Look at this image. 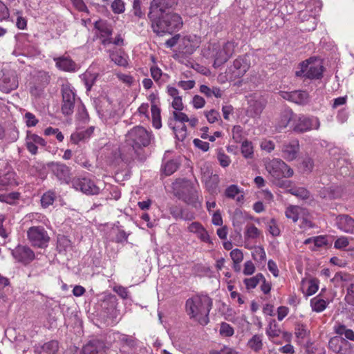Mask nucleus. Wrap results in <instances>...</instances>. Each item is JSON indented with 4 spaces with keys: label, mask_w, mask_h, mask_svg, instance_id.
Wrapping results in <instances>:
<instances>
[{
    "label": "nucleus",
    "mask_w": 354,
    "mask_h": 354,
    "mask_svg": "<svg viewBox=\"0 0 354 354\" xmlns=\"http://www.w3.org/2000/svg\"><path fill=\"white\" fill-rule=\"evenodd\" d=\"M58 349V342L55 340H51L38 348L36 352L38 354H57Z\"/></svg>",
    "instance_id": "c756f323"
},
{
    "label": "nucleus",
    "mask_w": 354,
    "mask_h": 354,
    "mask_svg": "<svg viewBox=\"0 0 354 354\" xmlns=\"http://www.w3.org/2000/svg\"><path fill=\"white\" fill-rule=\"evenodd\" d=\"M212 300L207 295H194L185 302V310L189 318L205 326L209 322Z\"/></svg>",
    "instance_id": "f257e3e1"
},
{
    "label": "nucleus",
    "mask_w": 354,
    "mask_h": 354,
    "mask_svg": "<svg viewBox=\"0 0 354 354\" xmlns=\"http://www.w3.org/2000/svg\"><path fill=\"white\" fill-rule=\"evenodd\" d=\"M217 158L221 166L223 167H228L231 162L230 157L224 153L219 152Z\"/></svg>",
    "instance_id": "e2e57ef3"
},
{
    "label": "nucleus",
    "mask_w": 354,
    "mask_h": 354,
    "mask_svg": "<svg viewBox=\"0 0 354 354\" xmlns=\"http://www.w3.org/2000/svg\"><path fill=\"white\" fill-rule=\"evenodd\" d=\"M46 145V141L41 137L30 131L27 132L26 146L31 154L36 155L37 153L38 145L44 147Z\"/></svg>",
    "instance_id": "6ab92c4d"
},
{
    "label": "nucleus",
    "mask_w": 354,
    "mask_h": 354,
    "mask_svg": "<svg viewBox=\"0 0 354 354\" xmlns=\"http://www.w3.org/2000/svg\"><path fill=\"white\" fill-rule=\"evenodd\" d=\"M25 118L26 119V123L28 127H35L38 122L35 115L30 112H27L25 114Z\"/></svg>",
    "instance_id": "774afa93"
},
{
    "label": "nucleus",
    "mask_w": 354,
    "mask_h": 354,
    "mask_svg": "<svg viewBox=\"0 0 354 354\" xmlns=\"http://www.w3.org/2000/svg\"><path fill=\"white\" fill-rule=\"evenodd\" d=\"M106 346L104 342L93 340L86 344L82 349V354H100L104 351Z\"/></svg>",
    "instance_id": "bb28decb"
},
{
    "label": "nucleus",
    "mask_w": 354,
    "mask_h": 354,
    "mask_svg": "<svg viewBox=\"0 0 354 354\" xmlns=\"http://www.w3.org/2000/svg\"><path fill=\"white\" fill-rule=\"evenodd\" d=\"M71 247V241L64 235H59L57 236V249L59 252H66Z\"/></svg>",
    "instance_id": "4c0bfd02"
},
{
    "label": "nucleus",
    "mask_w": 354,
    "mask_h": 354,
    "mask_svg": "<svg viewBox=\"0 0 354 354\" xmlns=\"http://www.w3.org/2000/svg\"><path fill=\"white\" fill-rule=\"evenodd\" d=\"M267 226L268 227L269 232L273 236H277L280 234V230L274 218H272L269 222H268Z\"/></svg>",
    "instance_id": "8fccbe9b"
},
{
    "label": "nucleus",
    "mask_w": 354,
    "mask_h": 354,
    "mask_svg": "<svg viewBox=\"0 0 354 354\" xmlns=\"http://www.w3.org/2000/svg\"><path fill=\"white\" fill-rule=\"evenodd\" d=\"M220 334L224 337H231L234 335V328L227 323L222 322L220 326Z\"/></svg>",
    "instance_id": "09e8293b"
},
{
    "label": "nucleus",
    "mask_w": 354,
    "mask_h": 354,
    "mask_svg": "<svg viewBox=\"0 0 354 354\" xmlns=\"http://www.w3.org/2000/svg\"><path fill=\"white\" fill-rule=\"evenodd\" d=\"M205 115L209 123L215 122L220 118L219 113L214 109H212L209 111H205Z\"/></svg>",
    "instance_id": "052dcab7"
},
{
    "label": "nucleus",
    "mask_w": 354,
    "mask_h": 354,
    "mask_svg": "<svg viewBox=\"0 0 354 354\" xmlns=\"http://www.w3.org/2000/svg\"><path fill=\"white\" fill-rule=\"evenodd\" d=\"M281 97L296 104H305L308 98V93L304 91H294L292 92H282Z\"/></svg>",
    "instance_id": "5701e85b"
},
{
    "label": "nucleus",
    "mask_w": 354,
    "mask_h": 354,
    "mask_svg": "<svg viewBox=\"0 0 354 354\" xmlns=\"http://www.w3.org/2000/svg\"><path fill=\"white\" fill-rule=\"evenodd\" d=\"M201 174L202 182L205 183L207 192L212 195L217 194L219 192V176L217 174H213L209 168H202Z\"/></svg>",
    "instance_id": "f8f14e48"
},
{
    "label": "nucleus",
    "mask_w": 354,
    "mask_h": 354,
    "mask_svg": "<svg viewBox=\"0 0 354 354\" xmlns=\"http://www.w3.org/2000/svg\"><path fill=\"white\" fill-rule=\"evenodd\" d=\"M107 52L109 53L111 60L114 62L115 64L124 68L128 66V56L124 50L114 48L113 50H109Z\"/></svg>",
    "instance_id": "b1692460"
},
{
    "label": "nucleus",
    "mask_w": 354,
    "mask_h": 354,
    "mask_svg": "<svg viewBox=\"0 0 354 354\" xmlns=\"http://www.w3.org/2000/svg\"><path fill=\"white\" fill-rule=\"evenodd\" d=\"M29 242L33 247L46 248L48 245L50 236L42 226H32L27 231Z\"/></svg>",
    "instance_id": "6e6552de"
},
{
    "label": "nucleus",
    "mask_w": 354,
    "mask_h": 354,
    "mask_svg": "<svg viewBox=\"0 0 354 354\" xmlns=\"http://www.w3.org/2000/svg\"><path fill=\"white\" fill-rule=\"evenodd\" d=\"M95 28L99 31L100 37H109L112 35V29L109 25L103 21L95 23Z\"/></svg>",
    "instance_id": "473e14b6"
},
{
    "label": "nucleus",
    "mask_w": 354,
    "mask_h": 354,
    "mask_svg": "<svg viewBox=\"0 0 354 354\" xmlns=\"http://www.w3.org/2000/svg\"><path fill=\"white\" fill-rule=\"evenodd\" d=\"M347 341L339 336L331 337L328 342V346L335 353H343V347L346 346Z\"/></svg>",
    "instance_id": "c85d7f7f"
},
{
    "label": "nucleus",
    "mask_w": 354,
    "mask_h": 354,
    "mask_svg": "<svg viewBox=\"0 0 354 354\" xmlns=\"http://www.w3.org/2000/svg\"><path fill=\"white\" fill-rule=\"evenodd\" d=\"M56 198V194L54 192L48 191L43 194L41 198V203L42 207H47L52 205Z\"/></svg>",
    "instance_id": "a19ab883"
},
{
    "label": "nucleus",
    "mask_w": 354,
    "mask_h": 354,
    "mask_svg": "<svg viewBox=\"0 0 354 354\" xmlns=\"http://www.w3.org/2000/svg\"><path fill=\"white\" fill-rule=\"evenodd\" d=\"M153 30L157 34L169 33L179 30L183 26L181 17L173 12L163 15V17H158L156 20H150Z\"/></svg>",
    "instance_id": "20e7f679"
},
{
    "label": "nucleus",
    "mask_w": 354,
    "mask_h": 354,
    "mask_svg": "<svg viewBox=\"0 0 354 354\" xmlns=\"http://www.w3.org/2000/svg\"><path fill=\"white\" fill-rule=\"evenodd\" d=\"M111 8L115 13H122L124 11V3L122 0H115L111 4Z\"/></svg>",
    "instance_id": "13d9d810"
},
{
    "label": "nucleus",
    "mask_w": 354,
    "mask_h": 354,
    "mask_svg": "<svg viewBox=\"0 0 354 354\" xmlns=\"http://www.w3.org/2000/svg\"><path fill=\"white\" fill-rule=\"evenodd\" d=\"M337 227L349 234H354V219L348 214H340L336 217Z\"/></svg>",
    "instance_id": "aec40b11"
},
{
    "label": "nucleus",
    "mask_w": 354,
    "mask_h": 354,
    "mask_svg": "<svg viewBox=\"0 0 354 354\" xmlns=\"http://www.w3.org/2000/svg\"><path fill=\"white\" fill-rule=\"evenodd\" d=\"M260 235L259 230L254 225H250L246 227L245 236L250 239L257 238Z\"/></svg>",
    "instance_id": "3c124183"
},
{
    "label": "nucleus",
    "mask_w": 354,
    "mask_h": 354,
    "mask_svg": "<svg viewBox=\"0 0 354 354\" xmlns=\"http://www.w3.org/2000/svg\"><path fill=\"white\" fill-rule=\"evenodd\" d=\"M293 130L297 133H304L313 129L317 130L320 127V121L315 116L304 115H297L295 123L292 124Z\"/></svg>",
    "instance_id": "9b49d317"
},
{
    "label": "nucleus",
    "mask_w": 354,
    "mask_h": 354,
    "mask_svg": "<svg viewBox=\"0 0 354 354\" xmlns=\"http://www.w3.org/2000/svg\"><path fill=\"white\" fill-rule=\"evenodd\" d=\"M230 257L233 263H241L243 259V254L239 249H234L230 252Z\"/></svg>",
    "instance_id": "6e6d98bb"
},
{
    "label": "nucleus",
    "mask_w": 354,
    "mask_h": 354,
    "mask_svg": "<svg viewBox=\"0 0 354 354\" xmlns=\"http://www.w3.org/2000/svg\"><path fill=\"white\" fill-rule=\"evenodd\" d=\"M349 244V241L347 237L346 236H341L338 238L334 243V247L336 249H344L346 247H347Z\"/></svg>",
    "instance_id": "680f3d73"
},
{
    "label": "nucleus",
    "mask_w": 354,
    "mask_h": 354,
    "mask_svg": "<svg viewBox=\"0 0 354 354\" xmlns=\"http://www.w3.org/2000/svg\"><path fill=\"white\" fill-rule=\"evenodd\" d=\"M302 210L303 209L299 206L290 205L286 208L285 214L287 218L291 219L294 223H296Z\"/></svg>",
    "instance_id": "72a5a7b5"
},
{
    "label": "nucleus",
    "mask_w": 354,
    "mask_h": 354,
    "mask_svg": "<svg viewBox=\"0 0 354 354\" xmlns=\"http://www.w3.org/2000/svg\"><path fill=\"white\" fill-rule=\"evenodd\" d=\"M299 151V140H293L288 143H285L282 145L281 156L288 161H292L297 158Z\"/></svg>",
    "instance_id": "a211bd4d"
},
{
    "label": "nucleus",
    "mask_w": 354,
    "mask_h": 354,
    "mask_svg": "<svg viewBox=\"0 0 354 354\" xmlns=\"http://www.w3.org/2000/svg\"><path fill=\"white\" fill-rule=\"evenodd\" d=\"M266 169L272 177V181L279 178H290L294 174L293 169L279 158H274L266 164Z\"/></svg>",
    "instance_id": "39448f33"
},
{
    "label": "nucleus",
    "mask_w": 354,
    "mask_h": 354,
    "mask_svg": "<svg viewBox=\"0 0 354 354\" xmlns=\"http://www.w3.org/2000/svg\"><path fill=\"white\" fill-rule=\"evenodd\" d=\"M73 186L77 190H80L88 195H96L100 193V188L94 182L87 178H77L73 180Z\"/></svg>",
    "instance_id": "ddd939ff"
},
{
    "label": "nucleus",
    "mask_w": 354,
    "mask_h": 354,
    "mask_svg": "<svg viewBox=\"0 0 354 354\" xmlns=\"http://www.w3.org/2000/svg\"><path fill=\"white\" fill-rule=\"evenodd\" d=\"M57 68L66 72H74L76 71L77 64L69 57L61 56L53 59Z\"/></svg>",
    "instance_id": "393cba45"
},
{
    "label": "nucleus",
    "mask_w": 354,
    "mask_h": 354,
    "mask_svg": "<svg viewBox=\"0 0 354 354\" xmlns=\"http://www.w3.org/2000/svg\"><path fill=\"white\" fill-rule=\"evenodd\" d=\"M14 259L24 265H27L34 260L35 252L27 245H19L12 250Z\"/></svg>",
    "instance_id": "4468645a"
},
{
    "label": "nucleus",
    "mask_w": 354,
    "mask_h": 354,
    "mask_svg": "<svg viewBox=\"0 0 354 354\" xmlns=\"http://www.w3.org/2000/svg\"><path fill=\"white\" fill-rule=\"evenodd\" d=\"M174 195L187 205L196 208L201 205L197 187L190 180L178 178L173 183Z\"/></svg>",
    "instance_id": "7ed1b4c3"
},
{
    "label": "nucleus",
    "mask_w": 354,
    "mask_h": 354,
    "mask_svg": "<svg viewBox=\"0 0 354 354\" xmlns=\"http://www.w3.org/2000/svg\"><path fill=\"white\" fill-rule=\"evenodd\" d=\"M248 346L255 352H259L263 348L262 337L259 335H254L248 343Z\"/></svg>",
    "instance_id": "ea45409f"
},
{
    "label": "nucleus",
    "mask_w": 354,
    "mask_h": 354,
    "mask_svg": "<svg viewBox=\"0 0 354 354\" xmlns=\"http://www.w3.org/2000/svg\"><path fill=\"white\" fill-rule=\"evenodd\" d=\"M262 279H264V276L261 273H259L253 277L245 279L244 283L248 289H252L254 288Z\"/></svg>",
    "instance_id": "79ce46f5"
},
{
    "label": "nucleus",
    "mask_w": 354,
    "mask_h": 354,
    "mask_svg": "<svg viewBox=\"0 0 354 354\" xmlns=\"http://www.w3.org/2000/svg\"><path fill=\"white\" fill-rule=\"evenodd\" d=\"M281 331L278 328L275 321H272L269 324V328L267 329V334L268 336L274 337L279 336Z\"/></svg>",
    "instance_id": "603ef678"
},
{
    "label": "nucleus",
    "mask_w": 354,
    "mask_h": 354,
    "mask_svg": "<svg viewBox=\"0 0 354 354\" xmlns=\"http://www.w3.org/2000/svg\"><path fill=\"white\" fill-rule=\"evenodd\" d=\"M320 194L322 198H337L341 196V189L337 187H330L323 189Z\"/></svg>",
    "instance_id": "f704fd0d"
},
{
    "label": "nucleus",
    "mask_w": 354,
    "mask_h": 354,
    "mask_svg": "<svg viewBox=\"0 0 354 354\" xmlns=\"http://www.w3.org/2000/svg\"><path fill=\"white\" fill-rule=\"evenodd\" d=\"M272 183L277 187L286 189L288 190L290 188H293L292 187V182L288 180H283V178H279L276 180H273Z\"/></svg>",
    "instance_id": "bf43d9fd"
},
{
    "label": "nucleus",
    "mask_w": 354,
    "mask_h": 354,
    "mask_svg": "<svg viewBox=\"0 0 354 354\" xmlns=\"http://www.w3.org/2000/svg\"><path fill=\"white\" fill-rule=\"evenodd\" d=\"M178 168V163L174 160L167 162L164 166V173L166 176H170L174 174Z\"/></svg>",
    "instance_id": "de8ad7c7"
},
{
    "label": "nucleus",
    "mask_w": 354,
    "mask_h": 354,
    "mask_svg": "<svg viewBox=\"0 0 354 354\" xmlns=\"http://www.w3.org/2000/svg\"><path fill=\"white\" fill-rule=\"evenodd\" d=\"M178 3V0H152L150 3L148 17L150 20H156L168 13L169 9Z\"/></svg>",
    "instance_id": "1a4fd4ad"
},
{
    "label": "nucleus",
    "mask_w": 354,
    "mask_h": 354,
    "mask_svg": "<svg viewBox=\"0 0 354 354\" xmlns=\"http://www.w3.org/2000/svg\"><path fill=\"white\" fill-rule=\"evenodd\" d=\"M200 92L205 95L207 97H210L212 95L216 97H221L222 91L218 87H213L212 88L208 87L206 85H201L200 86Z\"/></svg>",
    "instance_id": "58836bf2"
},
{
    "label": "nucleus",
    "mask_w": 354,
    "mask_h": 354,
    "mask_svg": "<svg viewBox=\"0 0 354 354\" xmlns=\"http://www.w3.org/2000/svg\"><path fill=\"white\" fill-rule=\"evenodd\" d=\"M252 258L254 261L261 263L264 261L266 258V254L264 249L262 247H255L252 252Z\"/></svg>",
    "instance_id": "49530a36"
},
{
    "label": "nucleus",
    "mask_w": 354,
    "mask_h": 354,
    "mask_svg": "<svg viewBox=\"0 0 354 354\" xmlns=\"http://www.w3.org/2000/svg\"><path fill=\"white\" fill-rule=\"evenodd\" d=\"M126 139L135 149L136 147L148 146L151 141V134L144 127L136 126L128 131Z\"/></svg>",
    "instance_id": "0eeeda50"
},
{
    "label": "nucleus",
    "mask_w": 354,
    "mask_h": 354,
    "mask_svg": "<svg viewBox=\"0 0 354 354\" xmlns=\"http://www.w3.org/2000/svg\"><path fill=\"white\" fill-rule=\"evenodd\" d=\"M209 354H238V353L230 347L223 346L220 349L210 351Z\"/></svg>",
    "instance_id": "864d4df0"
},
{
    "label": "nucleus",
    "mask_w": 354,
    "mask_h": 354,
    "mask_svg": "<svg viewBox=\"0 0 354 354\" xmlns=\"http://www.w3.org/2000/svg\"><path fill=\"white\" fill-rule=\"evenodd\" d=\"M113 290L116 292L122 299H126L128 298L129 292L127 288L120 285H117L113 288Z\"/></svg>",
    "instance_id": "4d7b16f0"
},
{
    "label": "nucleus",
    "mask_w": 354,
    "mask_h": 354,
    "mask_svg": "<svg viewBox=\"0 0 354 354\" xmlns=\"http://www.w3.org/2000/svg\"><path fill=\"white\" fill-rule=\"evenodd\" d=\"M205 101L203 97L200 95H196L192 100V104L196 109H201L204 106Z\"/></svg>",
    "instance_id": "338daca9"
},
{
    "label": "nucleus",
    "mask_w": 354,
    "mask_h": 354,
    "mask_svg": "<svg viewBox=\"0 0 354 354\" xmlns=\"http://www.w3.org/2000/svg\"><path fill=\"white\" fill-rule=\"evenodd\" d=\"M200 38L194 35L183 37L180 40V50L186 55H191L199 47Z\"/></svg>",
    "instance_id": "dca6fc26"
},
{
    "label": "nucleus",
    "mask_w": 354,
    "mask_h": 354,
    "mask_svg": "<svg viewBox=\"0 0 354 354\" xmlns=\"http://www.w3.org/2000/svg\"><path fill=\"white\" fill-rule=\"evenodd\" d=\"M61 92L62 95V112L66 115H70L73 113L75 93L73 88L68 82L62 85Z\"/></svg>",
    "instance_id": "9d476101"
},
{
    "label": "nucleus",
    "mask_w": 354,
    "mask_h": 354,
    "mask_svg": "<svg viewBox=\"0 0 354 354\" xmlns=\"http://www.w3.org/2000/svg\"><path fill=\"white\" fill-rule=\"evenodd\" d=\"M306 283H308V287L306 291L307 296L313 295L318 290L319 281L317 279L313 278L309 280L303 279L301 280V285L304 286Z\"/></svg>",
    "instance_id": "e433bc0d"
},
{
    "label": "nucleus",
    "mask_w": 354,
    "mask_h": 354,
    "mask_svg": "<svg viewBox=\"0 0 354 354\" xmlns=\"http://www.w3.org/2000/svg\"><path fill=\"white\" fill-rule=\"evenodd\" d=\"M300 70L295 72L297 77H305L308 79H319L322 77L323 66L321 62L310 58L300 64Z\"/></svg>",
    "instance_id": "423d86ee"
},
{
    "label": "nucleus",
    "mask_w": 354,
    "mask_h": 354,
    "mask_svg": "<svg viewBox=\"0 0 354 354\" xmlns=\"http://www.w3.org/2000/svg\"><path fill=\"white\" fill-rule=\"evenodd\" d=\"M15 177L16 174L13 171H8L6 174L0 176V185H16L17 183Z\"/></svg>",
    "instance_id": "2f4dec72"
},
{
    "label": "nucleus",
    "mask_w": 354,
    "mask_h": 354,
    "mask_svg": "<svg viewBox=\"0 0 354 354\" xmlns=\"http://www.w3.org/2000/svg\"><path fill=\"white\" fill-rule=\"evenodd\" d=\"M248 102L247 115L251 118L259 116L265 107L264 100L260 96L252 95L249 96Z\"/></svg>",
    "instance_id": "2eb2a0df"
},
{
    "label": "nucleus",
    "mask_w": 354,
    "mask_h": 354,
    "mask_svg": "<svg viewBox=\"0 0 354 354\" xmlns=\"http://www.w3.org/2000/svg\"><path fill=\"white\" fill-rule=\"evenodd\" d=\"M236 46L234 41L212 42L203 48L202 53L203 57L213 61L214 68H218L229 60Z\"/></svg>",
    "instance_id": "f03ea898"
},
{
    "label": "nucleus",
    "mask_w": 354,
    "mask_h": 354,
    "mask_svg": "<svg viewBox=\"0 0 354 354\" xmlns=\"http://www.w3.org/2000/svg\"><path fill=\"white\" fill-rule=\"evenodd\" d=\"M18 80L17 76L11 75H4L0 82V90L3 93H9L18 87Z\"/></svg>",
    "instance_id": "a878e982"
},
{
    "label": "nucleus",
    "mask_w": 354,
    "mask_h": 354,
    "mask_svg": "<svg viewBox=\"0 0 354 354\" xmlns=\"http://www.w3.org/2000/svg\"><path fill=\"white\" fill-rule=\"evenodd\" d=\"M345 299L347 303L354 305V284H351L348 287Z\"/></svg>",
    "instance_id": "69168bd1"
},
{
    "label": "nucleus",
    "mask_w": 354,
    "mask_h": 354,
    "mask_svg": "<svg viewBox=\"0 0 354 354\" xmlns=\"http://www.w3.org/2000/svg\"><path fill=\"white\" fill-rule=\"evenodd\" d=\"M250 67V57L247 55L239 56L234 62L232 73L234 77H241L243 76Z\"/></svg>",
    "instance_id": "f3484780"
},
{
    "label": "nucleus",
    "mask_w": 354,
    "mask_h": 354,
    "mask_svg": "<svg viewBox=\"0 0 354 354\" xmlns=\"http://www.w3.org/2000/svg\"><path fill=\"white\" fill-rule=\"evenodd\" d=\"M239 192L240 190L237 185H231L225 189V195L227 198H234Z\"/></svg>",
    "instance_id": "5fc2aeb1"
},
{
    "label": "nucleus",
    "mask_w": 354,
    "mask_h": 354,
    "mask_svg": "<svg viewBox=\"0 0 354 354\" xmlns=\"http://www.w3.org/2000/svg\"><path fill=\"white\" fill-rule=\"evenodd\" d=\"M151 112L152 116L153 126L156 129H158L162 127L160 109L156 104H152L151 107Z\"/></svg>",
    "instance_id": "c9c22d12"
},
{
    "label": "nucleus",
    "mask_w": 354,
    "mask_h": 354,
    "mask_svg": "<svg viewBox=\"0 0 354 354\" xmlns=\"http://www.w3.org/2000/svg\"><path fill=\"white\" fill-rule=\"evenodd\" d=\"M296 120V115L292 112L291 109H285L281 114L280 118L279 119L277 128L281 131L292 122V124L295 123Z\"/></svg>",
    "instance_id": "cd10ccee"
},
{
    "label": "nucleus",
    "mask_w": 354,
    "mask_h": 354,
    "mask_svg": "<svg viewBox=\"0 0 354 354\" xmlns=\"http://www.w3.org/2000/svg\"><path fill=\"white\" fill-rule=\"evenodd\" d=\"M255 272V266L251 261H248L244 263L243 274L245 275H251Z\"/></svg>",
    "instance_id": "0e129e2a"
},
{
    "label": "nucleus",
    "mask_w": 354,
    "mask_h": 354,
    "mask_svg": "<svg viewBox=\"0 0 354 354\" xmlns=\"http://www.w3.org/2000/svg\"><path fill=\"white\" fill-rule=\"evenodd\" d=\"M328 303L329 302L328 301L322 299L319 295L313 298L310 300V306L312 309L313 311L317 313H321L324 311L326 308Z\"/></svg>",
    "instance_id": "7c9ffc66"
},
{
    "label": "nucleus",
    "mask_w": 354,
    "mask_h": 354,
    "mask_svg": "<svg viewBox=\"0 0 354 354\" xmlns=\"http://www.w3.org/2000/svg\"><path fill=\"white\" fill-rule=\"evenodd\" d=\"M52 171L55 176L62 183H68L70 176V169L64 164L54 163L51 167Z\"/></svg>",
    "instance_id": "4be33fe9"
},
{
    "label": "nucleus",
    "mask_w": 354,
    "mask_h": 354,
    "mask_svg": "<svg viewBox=\"0 0 354 354\" xmlns=\"http://www.w3.org/2000/svg\"><path fill=\"white\" fill-rule=\"evenodd\" d=\"M288 192L291 194L301 198L307 199L310 196L309 192L304 187H293L288 189Z\"/></svg>",
    "instance_id": "37998d69"
},
{
    "label": "nucleus",
    "mask_w": 354,
    "mask_h": 354,
    "mask_svg": "<svg viewBox=\"0 0 354 354\" xmlns=\"http://www.w3.org/2000/svg\"><path fill=\"white\" fill-rule=\"evenodd\" d=\"M187 230L193 234H196L197 237L205 243H212L209 235L207 231L199 222L194 221L191 223L188 227Z\"/></svg>",
    "instance_id": "412c9836"
},
{
    "label": "nucleus",
    "mask_w": 354,
    "mask_h": 354,
    "mask_svg": "<svg viewBox=\"0 0 354 354\" xmlns=\"http://www.w3.org/2000/svg\"><path fill=\"white\" fill-rule=\"evenodd\" d=\"M307 10H302L299 12V19L301 21H310V23L312 24L311 26L309 28H305V30H307L308 31L311 30H314L315 28V18L313 17L311 15H308Z\"/></svg>",
    "instance_id": "a18cd8bd"
},
{
    "label": "nucleus",
    "mask_w": 354,
    "mask_h": 354,
    "mask_svg": "<svg viewBox=\"0 0 354 354\" xmlns=\"http://www.w3.org/2000/svg\"><path fill=\"white\" fill-rule=\"evenodd\" d=\"M241 153L245 158H252L253 157L254 151L251 142L245 140L241 145Z\"/></svg>",
    "instance_id": "c03bdc74"
}]
</instances>
